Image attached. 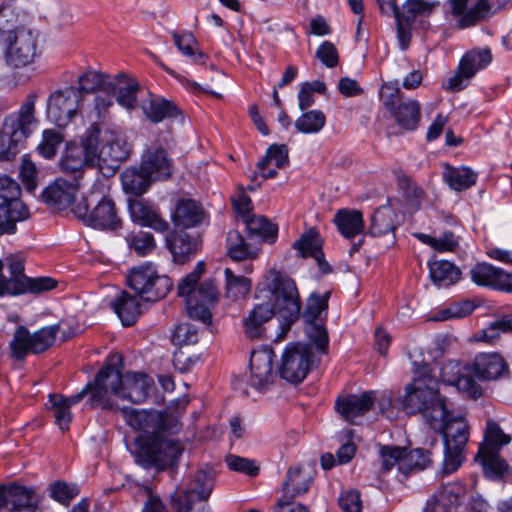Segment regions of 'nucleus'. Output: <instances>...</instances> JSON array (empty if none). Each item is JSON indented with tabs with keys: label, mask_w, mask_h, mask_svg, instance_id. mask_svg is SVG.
Listing matches in <instances>:
<instances>
[{
	"label": "nucleus",
	"mask_w": 512,
	"mask_h": 512,
	"mask_svg": "<svg viewBox=\"0 0 512 512\" xmlns=\"http://www.w3.org/2000/svg\"><path fill=\"white\" fill-rule=\"evenodd\" d=\"M269 298L254 306L244 320L245 335L252 339H262L265 334V323L275 313L281 318L280 326L283 333L290 330L301 312V300L295 282L277 270H270L257 287L256 298Z\"/></svg>",
	"instance_id": "1"
},
{
	"label": "nucleus",
	"mask_w": 512,
	"mask_h": 512,
	"mask_svg": "<svg viewBox=\"0 0 512 512\" xmlns=\"http://www.w3.org/2000/svg\"><path fill=\"white\" fill-rule=\"evenodd\" d=\"M187 400H177L164 412H159L161 423L155 425V434L140 435L135 439L133 452L136 463L142 467L164 471L178 462L184 451L183 445L175 439L166 437L165 432L175 434L181 429L180 418L184 413Z\"/></svg>",
	"instance_id": "2"
},
{
	"label": "nucleus",
	"mask_w": 512,
	"mask_h": 512,
	"mask_svg": "<svg viewBox=\"0 0 512 512\" xmlns=\"http://www.w3.org/2000/svg\"><path fill=\"white\" fill-rule=\"evenodd\" d=\"M204 271L205 263L198 262L193 271L179 282L177 293L178 296L185 298L189 316L208 324L212 319L210 307L219 301L220 291L212 279L205 280L197 286Z\"/></svg>",
	"instance_id": "3"
},
{
	"label": "nucleus",
	"mask_w": 512,
	"mask_h": 512,
	"mask_svg": "<svg viewBox=\"0 0 512 512\" xmlns=\"http://www.w3.org/2000/svg\"><path fill=\"white\" fill-rule=\"evenodd\" d=\"M430 387L407 385L401 404L407 414L420 413L431 429H440V419L447 415L446 400L439 394L438 381L430 380Z\"/></svg>",
	"instance_id": "4"
},
{
	"label": "nucleus",
	"mask_w": 512,
	"mask_h": 512,
	"mask_svg": "<svg viewBox=\"0 0 512 512\" xmlns=\"http://www.w3.org/2000/svg\"><path fill=\"white\" fill-rule=\"evenodd\" d=\"M121 366L122 356L112 355L105 366L97 372L94 380L88 382L91 384V397L89 398L91 407H99L103 410L117 408V403L112 397L121 398L124 382Z\"/></svg>",
	"instance_id": "5"
},
{
	"label": "nucleus",
	"mask_w": 512,
	"mask_h": 512,
	"mask_svg": "<svg viewBox=\"0 0 512 512\" xmlns=\"http://www.w3.org/2000/svg\"><path fill=\"white\" fill-rule=\"evenodd\" d=\"M398 84L395 80L381 86L382 104L402 129L414 131L421 120V106L415 99L404 100Z\"/></svg>",
	"instance_id": "6"
},
{
	"label": "nucleus",
	"mask_w": 512,
	"mask_h": 512,
	"mask_svg": "<svg viewBox=\"0 0 512 512\" xmlns=\"http://www.w3.org/2000/svg\"><path fill=\"white\" fill-rule=\"evenodd\" d=\"M127 284L146 302L163 299L173 287L172 280L166 275L159 274L150 262L133 267L127 276Z\"/></svg>",
	"instance_id": "7"
},
{
	"label": "nucleus",
	"mask_w": 512,
	"mask_h": 512,
	"mask_svg": "<svg viewBox=\"0 0 512 512\" xmlns=\"http://www.w3.org/2000/svg\"><path fill=\"white\" fill-rule=\"evenodd\" d=\"M22 190L12 177L0 174V236L13 234L16 223L29 217L28 207L21 200Z\"/></svg>",
	"instance_id": "8"
},
{
	"label": "nucleus",
	"mask_w": 512,
	"mask_h": 512,
	"mask_svg": "<svg viewBox=\"0 0 512 512\" xmlns=\"http://www.w3.org/2000/svg\"><path fill=\"white\" fill-rule=\"evenodd\" d=\"M95 134L86 132L82 135L80 143L69 142L59 160L60 171L71 177V179L80 182L84 176L86 168L97 167Z\"/></svg>",
	"instance_id": "9"
},
{
	"label": "nucleus",
	"mask_w": 512,
	"mask_h": 512,
	"mask_svg": "<svg viewBox=\"0 0 512 512\" xmlns=\"http://www.w3.org/2000/svg\"><path fill=\"white\" fill-rule=\"evenodd\" d=\"M61 324L42 327L31 333L23 325L18 326L9 343L11 356L16 360H24L28 354H41L53 346Z\"/></svg>",
	"instance_id": "10"
},
{
	"label": "nucleus",
	"mask_w": 512,
	"mask_h": 512,
	"mask_svg": "<svg viewBox=\"0 0 512 512\" xmlns=\"http://www.w3.org/2000/svg\"><path fill=\"white\" fill-rule=\"evenodd\" d=\"M88 132L95 134L96 165L100 170L107 169L112 174L118 169L130 154L131 147L126 139L119 133L107 131L101 137L98 123H93Z\"/></svg>",
	"instance_id": "11"
},
{
	"label": "nucleus",
	"mask_w": 512,
	"mask_h": 512,
	"mask_svg": "<svg viewBox=\"0 0 512 512\" xmlns=\"http://www.w3.org/2000/svg\"><path fill=\"white\" fill-rule=\"evenodd\" d=\"M214 474L212 470L200 469L189 478L186 487L177 489L171 495V506L175 512H192L197 502L209 499L214 488Z\"/></svg>",
	"instance_id": "12"
},
{
	"label": "nucleus",
	"mask_w": 512,
	"mask_h": 512,
	"mask_svg": "<svg viewBox=\"0 0 512 512\" xmlns=\"http://www.w3.org/2000/svg\"><path fill=\"white\" fill-rule=\"evenodd\" d=\"M36 99V94H28L18 113L11 114L4 119L3 134L9 137V148L0 151V162L11 160L13 154L10 149L16 147L30 135V126L36 122L34 115Z\"/></svg>",
	"instance_id": "13"
},
{
	"label": "nucleus",
	"mask_w": 512,
	"mask_h": 512,
	"mask_svg": "<svg viewBox=\"0 0 512 512\" xmlns=\"http://www.w3.org/2000/svg\"><path fill=\"white\" fill-rule=\"evenodd\" d=\"M72 212L86 225L99 230L117 231L122 228V219L115 203L107 196H103L90 212L87 200L82 199L73 206Z\"/></svg>",
	"instance_id": "14"
},
{
	"label": "nucleus",
	"mask_w": 512,
	"mask_h": 512,
	"mask_svg": "<svg viewBox=\"0 0 512 512\" xmlns=\"http://www.w3.org/2000/svg\"><path fill=\"white\" fill-rule=\"evenodd\" d=\"M312 358L310 346L301 343L288 345L282 354L280 377L292 384L301 383L310 371Z\"/></svg>",
	"instance_id": "15"
},
{
	"label": "nucleus",
	"mask_w": 512,
	"mask_h": 512,
	"mask_svg": "<svg viewBox=\"0 0 512 512\" xmlns=\"http://www.w3.org/2000/svg\"><path fill=\"white\" fill-rule=\"evenodd\" d=\"M83 99L74 86L52 93L47 102V116L59 127H65L81 109Z\"/></svg>",
	"instance_id": "16"
},
{
	"label": "nucleus",
	"mask_w": 512,
	"mask_h": 512,
	"mask_svg": "<svg viewBox=\"0 0 512 512\" xmlns=\"http://www.w3.org/2000/svg\"><path fill=\"white\" fill-rule=\"evenodd\" d=\"M5 61L7 65L20 68L33 62L37 55V36L33 31L17 29L6 38Z\"/></svg>",
	"instance_id": "17"
},
{
	"label": "nucleus",
	"mask_w": 512,
	"mask_h": 512,
	"mask_svg": "<svg viewBox=\"0 0 512 512\" xmlns=\"http://www.w3.org/2000/svg\"><path fill=\"white\" fill-rule=\"evenodd\" d=\"M492 60L489 48L472 49L462 57L457 72L444 84L449 91H461L469 83L470 79L481 69L485 68Z\"/></svg>",
	"instance_id": "18"
},
{
	"label": "nucleus",
	"mask_w": 512,
	"mask_h": 512,
	"mask_svg": "<svg viewBox=\"0 0 512 512\" xmlns=\"http://www.w3.org/2000/svg\"><path fill=\"white\" fill-rule=\"evenodd\" d=\"M465 486L460 482L442 484L432 497L427 501L426 512H459Z\"/></svg>",
	"instance_id": "19"
},
{
	"label": "nucleus",
	"mask_w": 512,
	"mask_h": 512,
	"mask_svg": "<svg viewBox=\"0 0 512 512\" xmlns=\"http://www.w3.org/2000/svg\"><path fill=\"white\" fill-rule=\"evenodd\" d=\"M274 352L269 348L254 350L250 356L251 385L259 391H265L273 383Z\"/></svg>",
	"instance_id": "20"
},
{
	"label": "nucleus",
	"mask_w": 512,
	"mask_h": 512,
	"mask_svg": "<svg viewBox=\"0 0 512 512\" xmlns=\"http://www.w3.org/2000/svg\"><path fill=\"white\" fill-rule=\"evenodd\" d=\"M79 188L80 182L59 177L43 190L41 197L47 205L63 210L75 201Z\"/></svg>",
	"instance_id": "21"
},
{
	"label": "nucleus",
	"mask_w": 512,
	"mask_h": 512,
	"mask_svg": "<svg viewBox=\"0 0 512 512\" xmlns=\"http://www.w3.org/2000/svg\"><path fill=\"white\" fill-rule=\"evenodd\" d=\"M474 376L483 381H494L509 377V366L499 353H480L472 364Z\"/></svg>",
	"instance_id": "22"
},
{
	"label": "nucleus",
	"mask_w": 512,
	"mask_h": 512,
	"mask_svg": "<svg viewBox=\"0 0 512 512\" xmlns=\"http://www.w3.org/2000/svg\"><path fill=\"white\" fill-rule=\"evenodd\" d=\"M452 14L459 17L458 27L467 28L485 18L490 6L487 0H450Z\"/></svg>",
	"instance_id": "23"
},
{
	"label": "nucleus",
	"mask_w": 512,
	"mask_h": 512,
	"mask_svg": "<svg viewBox=\"0 0 512 512\" xmlns=\"http://www.w3.org/2000/svg\"><path fill=\"white\" fill-rule=\"evenodd\" d=\"M140 107L143 114L152 123H159L181 115V110L174 102L153 93H149L141 101Z\"/></svg>",
	"instance_id": "24"
},
{
	"label": "nucleus",
	"mask_w": 512,
	"mask_h": 512,
	"mask_svg": "<svg viewBox=\"0 0 512 512\" xmlns=\"http://www.w3.org/2000/svg\"><path fill=\"white\" fill-rule=\"evenodd\" d=\"M129 211L133 222L141 226L152 228L161 233L169 229V223L162 218L159 211L143 200H131L129 202Z\"/></svg>",
	"instance_id": "25"
},
{
	"label": "nucleus",
	"mask_w": 512,
	"mask_h": 512,
	"mask_svg": "<svg viewBox=\"0 0 512 512\" xmlns=\"http://www.w3.org/2000/svg\"><path fill=\"white\" fill-rule=\"evenodd\" d=\"M375 401V392L367 391L360 395L351 394L338 399L335 404L337 412L347 421L354 422L357 417L368 412Z\"/></svg>",
	"instance_id": "26"
},
{
	"label": "nucleus",
	"mask_w": 512,
	"mask_h": 512,
	"mask_svg": "<svg viewBox=\"0 0 512 512\" xmlns=\"http://www.w3.org/2000/svg\"><path fill=\"white\" fill-rule=\"evenodd\" d=\"M440 429H433L442 434L444 446H456L465 448L469 439V426L463 417L450 418L449 411L447 415L440 419Z\"/></svg>",
	"instance_id": "27"
},
{
	"label": "nucleus",
	"mask_w": 512,
	"mask_h": 512,
	"mask_svg": "<svg viewBox=\"0 0 512 512\" xmlns=\"http://www.w3.org/2000/svg\"><path fill=\"white\" fill-rule=\"evenodd\" d=\"M138 91L139 83L137 80L124 73L111 79L107 87V93L116 94L117 102L128 110L136 107Z\"/></svg>",
	"instance_id": "28"
},
{
	"label": "nucleus",
	"mask_w": 512,
	"mask_h": 512,
	"mask_svg": "<svg viewBox=\"0 0 512 512\" xmlns=\"http://www.w3.org/2000/svg\"><path fill=\"white\" fill-rule=\"evenodd\" d=\"M141 166L154 181L165 180L172 173L171 161L168 159L166 151L161 147L148 148L143 156Z\"/></svg>",
	"instance_id": "29"
},
{
	"label": "nucleus",
	"mask_w": 512,
	"mask_h": 512,
	"mask_svg": "<svg viewBox=\"0 0 512 512\" xmlns=\"http://www.w3.org/2000/svg\"><path fill=\"white\" fill-rule=\"evenodd\" d=\"M5 263L9 269L10 277L3 274L4 263L0 260V297L4 295H14L13 284L24 282L28 276L24 274L25 259L20 253L9 254L5 258Z\"/></svg>",
	"instance_id": "30"
},
{
	"label": "nucleus",
	"mask_w": 512,
	"mask_h": 512,
	"mask_svg": "<svg viewBox=\"0 0 512 512\" xmlns=\"http://www.w3.org/2000/svg\"><path fill=\"white\" fill-rule=\"evenodd\" d=\"M166 245L172 253L174 261L182 264L196 253L199 243L197 238L184 231H179L166 236Z\"/></svg>",
	"instance_id": "31"
},
{
	"label": "nucleus",
	"mask_w": 512,
	"mask_h": 512,
	"mask_svg": "<svg viewBox=\"0 0 512 512\" xmlns=\"http://www.w3.org/2000/svg\"><path fill=\"white\" fill-rule=\"evenodd\" d=\"M441 377L444 382L455 385L458 390L466 393L471 398L477 399L482 395L481 386L472 377L459 375V366L454 362L443 365Z\"/></svg>",
	"instance_id": "32"
},
{
	"label": "nucleus",
	"mask_w": 512,
	"mask_h": 512,
	"mask_svg": "<svg viewBox=\"0 0 512 512\" xmlns=\"http://www.w3.org/2000/svg\"><path fill=\"white\" fill-rule=\"evenodd\" d=\"M153 381L144 373H129L124 376L121 398L132 403H142L148 396Z\"/></svg>",
	"instance_id": "33"
},
{
	"label": "nucleus",
	"mask_w": 512,
	"mask_h": 512,
	"mask_svg": "<svg viewBox=\"0 0 512 512\" xmlns=\"http://www.w3.org/2000/svg\"><path fill=\"white\" fill-rule=\"evenodd\" d=\"M7 499L12 504L11 512H38L39 499L32 488L11 484L7 486Z\"/></svg>",
	"instance_id": "34"
},
{
	"label": "nucleus",
	"mask_w": 512,
	"mask_h": 512,
	"mask_svg": "<svg viewBox=\"0 0 512 512\" xmlns=\"http://www.w3.org/2000/svg\"><path fill=\"white\" fill-rule=\"evenodd\" d=\"M171 219L176 227L191 228L201 223L203 211L194 200L182 199L177 202Z\"/></svg>",
	"instance_id": "35"
},
{
	"label": "nucleus",
	"mask_w": 512,
	"mask_h": 512,
	"mask_svg": "<svg viewBox=\"0 0 512 512\" xmlns=\"http://www.w3.org/2000/svg\"><path fill=\"white\" fill-rule=\"evenodd\" d=\"M111 306L124 326H132L141 314V303L137 296L122 291Z\"/></svg>",
	"instance_id": "36"
},
{
	"label": "nucleus",
	"mask_w": 512,
	"mask_h": 512,
	"mask_svg": "<svg viewBox=\"0 0 512 512\" xmlns=\"http://www.w3.org/2000/svg\"><path fill=\"white\" fill-rule=\"evenodd\" d=\"M121 412L126 423L135 430L144 431V435L155 434V425L161 423L159 411H139L123 407Z\"/></svg>",
	"instance_id": "37"
},
{
	"label": "nucleus",
	"mask_w": 512,
	"mask_h": 512,
	"mask_svg": "<svg viewBox=\"0 0 512 512\" xmlns=\"http://www.w3.org/2000/svg\"><path fill=\"white\" fill-rule=\"evenodd\" d=\"M293 248L299 251L304 258H314L322 271L325 272L324 267H328V264L324 261L322 239L316 230L311 229L304 233L300 239L294 242Z\"/></svg>",
	"instance_id": "38"
},
{
	"label": "nucleus",
	"mask_w": 512,
	"mask_h": 512,
	"mask_svg": "<svg viewBox=\"0 0 512 512\" xmlns=\"http://www.w3.org/2000/svg\"><path fill=\"white\" fill-rule=\"evenodd\" d=\"M334 223L346 239H352L364 231L363 214L358 210H339L334 217Z\"/></svg>",
	"instance_id": "39"
},
{
	"label": "nucleus",
	"mask_w": 512,
	"mask_h": 512,
	"mask_svg": "<svg viewBox=\"0 0 512 512\" xmlns=\"http://www.w3.org/2000/svg\"><path fill=\"white\" fill-rule=\"evenodd\" d=\"M398 226L399 221L396 212L389 206H382L373 213L368 233L371 236L379 237L394 233Z\"/></svg>",
	"instance_id": "40"
},
{
	"label": "nucleus",
	"mask_w": 512,
	"mask_h": 512,
	"mask_svg": "<svg viewBox=\"0 0 512 512\" xmlns=\"http://www.w3.org/2000/svg\"><path fill=\"white\" fill-rule=\"evenodd\" d=\"M433 464L432 452L429 449L405 448L404 459L400 463V473L405 477L410 474L427 469Z\"/></svg>",
	"instance_id": "41"
},
{
	"label": "nucleus",
	"mask_w": 512,
	"mask_h": 512,
	"mask_svg": "<svg viewBox=\"0 0 512 512\" xmlns=\"http://www.w3.org/2000/svg\"><path fill=\"white\" fill-rule=\"evenodd\" d=\"M121 181L125 192L138 196L145 193L154 180L140 165L139 168H126L121 175Z\"/></svg>",
	"instance_id": "42"
},
{
	"label": "nucleus",
	"mask_w": 512,
	"mask_h": 512,
	"mask_svg": "<svg viewBox=\"0 0 512 512\" xmlns=\"http://www.w3.org/2000/svg\"><path fill=\"white\" fill-rule=\"evenodd\" d=\"M311 479V474L305 472L302 467H290L282 484L283 491L291 498L302 495L308 491Z\"/></svg>",
	"instance_id": "43"
},
{
	"label": "nucleus",
	"mask_w": 512,
	"mask_h": 512,
	"mask_svg": "<svg viewBox=\"0 0 512 512\" xmlns=\"http://www.w3.org/2000/svg\"><path fill=\"white\" fill-rule=\"evenodd\" d=\"M429 270L432 282L438 287H449L460 280V269L449 261H434Z\"/></svg>",
	"instance_id": "44"
},
{
	"label": "nucleus",
	"mask_w": 512,
	"mask_h": 512,
	"mask_svg": "<svg viewBox=\"0 0 512 512\" xmlns=\"http://www.w3.org/2000/svg\"><path fill=\"white\" fill-rule=\"evenodd\" d=\"M443 175L448 185L456 191L472 187L477 180V174L468 167L454 168L447 166Z\"/></svg>",
	"instance_id": "45"
},
{
	"label": "nucleus",
	"mask_w": 512,
	"mask_h": 512,
	"mask_svg": "<svg viewBox=\"0 0 512 512\" xmlns=\"http://www.w3.org/2000/svg\"><path fill=\"white\" fill-rule=\"evenodd\" d=\"M110 80L111 78L107 74L87 70L78 77V87L76 89L80 91L82 99H84V94L93 93L96 90H102L107 93Z\"/></svg>",
	"instance_id": "46"
},
{
	"label": "nucleus",
	"mask_w": 512,
	"mask_h": 512,
	"mask_svg": "<svg viewBox=\"0 0 512 512\" xmlns=\"http://www.w3.org/2000/svg\"><path fill=\"white\" fill-rule=\"evenodd\" d=\"M13 296L31 293L41 294L57 287V281L51 277H27L24 282L13 284Z\"/></svg>",
	"instance_id": "47"
},
{
	"label": "nucleus",
	"mask_w": 512,
	"mask_h": 512,
	"mask_svg": "<svg viewBox=\"0 0 512 512\" xmlns=\"http://www.w3.org/2000/svg\"><path fill=\"white\" fill-rule=\"evenodd\" d=\"M511 442V436L505 434L499 424L489 418L486 421V428L484 431V443L479 449L487 450H500L503 446Z\"/></svg>",
	"instance_id": "48"
},
{
	"label": "nucleus",
	"mask_w": 512,
	"mask_h": 512,
	"mask_svg": "<svg viewBox=\"0 0 512 512\" xmlns=\"http://www.w3.org/2000/svg\"><path fill=\"white\" fill-rule=\"evenodd\" d=\"M250 236L273 242L277 236V227L264 216H248L244 219Z\"/></svg>",
	"instance_id": "49"
},
{
	"label": "nucleus",
	"mask_w": 512,
	"mask_h": 512,
	"mask_svg": "<svg viewBox=\"0 0 512 512\" xmlns=\"http://www.w3.org/2000/svg\"><path fill=\"white\" fill-rule=\"evenodd\" d=\"M377 447L380 471L382 473H388L394 466H397V469L400 472V463L404 459L405 447L382 444H378Z\"/></svg>",
	"instance_id": "50"
},
{
	"label": "nucleus",
	"mask_w": 512,
	"mask_h": 512,
	"mask_svg": "<svg viewBox=\"0 0 512 512\" xmlns=\"http://www.w3.org/2000/svg\"><path fill=\"white\" fill-rule=\"evenodd\" d=\"M226 280V295L231 299L245 297L251 291L252 282L249 278L241 275H235L231 268L224 270Z\"/></svg>",
	"instance_id": "51"
},
{
	"label": "nucleus",
	"mask_w": 512,
	"mask_h": 512,
	"mask_svg": "<svg viewBox=\"0 0 512 512\" xmlns=\"http://www.w3.org/2000/svg\"><path fill=\"white\" fill-rule=\"evenodd\" d=\"M79 487L77 484L58 480L49 485L50 497L64 506H69L72 500L78 496Z\"/></svg>",
	"instance_id": "52"
},
{
	"label": "nucleus",
	"mask_w": 512,
	"mask_h": 512,
	"mask_svg": "<svg viewBox=\"0 0 512 512\" xmlns=\"http://www.w3.org/2000/svg\"><path fill=\"white\" fill-rule=\"evenodd\" d=\"M326 123V116L320 110H311L302 114L295 122L296 129L305 134L319 132Z\"/></svg>",
	"instance_id": "53"
},
{
	"label": "nucleus",
	"mask_w": 512,
	"mask_h": 512,
	"mask_svg": "<svg viewBox=\"0 0 512 512\" xmlns=\"http://www.w3.org/2000/svg\"><path fill=\"white\" fill-rule=\"evenodd\" d=\"M228 255L235 261L252 258L254 253L249 249L243 236L238 231H230L227 236Z\"/></svg>",
	"instance_id": "54"
},
{
	"label": "nucleus",
	"mask_w": 512,
	"mask_h": 512,
	"mask_svg": "<svg viewBox=\"0 0 512 512\" xmlns=\"http://www.w3.org/2000/svg\"><path fill=\"white\" fill-rule=\"evenodd\" d=\"M171 36L174 40L176 47L187 57H192L194 62L198 64L205 63L206 55L202 52H195L194 45L196 39L192 33L179 34L177 32H171Z\"/></svg>",
	"instance_id": "55"
},
{
	"label": "nucleus",
	"mask_w": 512,
	"mask_h": 512,
	"mask_svg": "<svg viewBox=\"0 0 512 512\" xmlns=\"http://www.w3.org/2000/svg\"><path fill=\"white\" fill-rule=\"evenodd\" d=\"M271 161H274L277 169L286 167L289 164L288 147L285 144L271 145L265 156L258 162V169L265 170Z\"/></svg>",
	"instance_id": "56"
},
{
	"label": "nucleus",
	"mask_w": 512,
	"mask_h": 512,
	"mask_svg": "<svg viewBox=\"0 0 512 512\" xmlns=\"http://www.w3.org/2000/svg\"><path fill=\"white\" fill-rule=\"evenodd\" d=\"M399 189L402 191L406 201L413 207L419 208L424 197V191L421 187L406 174H399L397 177Z\"/></svg>",
	"instance_id": "57"
},
{
	"label": "nucleus",
	"mask_w": 512,
	"mask_h": 512,
	"mask_svg": "<svg viewBox=\"0 0 512 512\" xmlns=\"http://www.w3.org/2000/svg\"><path fill=\"white\" fill-rule=\"evenodd\" d=\"M512 332V313L502 315L500 318L492 322L487 328L481 331L478 340L492 343L501 333Z\"/></svg>",
	"instance_id": "58"
},
{
	"label": "nucleus",
	"mask_w": 512,
	"mask_h": 512,
	"mask_svg": "<svg viewBox=\"0 0 512 512\" xmlns=\"http://www.w3.org/2000/svg\"><path fill=\"white\" fill-rule=\"evenodd\" d=\"M330 291L325 292L323 295L312 293L307 299V305L303 313V318L306 322L317 321L320 314L328 308V300Z\"/></svg>",
	"instance_id": "59"
},
{
	"label": "nucleus",
	"mask_w": 512,
	"mask_h": 512,
	"mask_svg": "<svg viewBox=\"0 0 512 512\" xmlns=\"http://www.w3.org/2000/svg\"><path fill=\"white\" fill-rule=\"evenodd\" d=\"M55 421L62 431L68 430L72 420L70 407L64 402V396L52 394L49 399Z\"/></svg>",
	"instance_id": "60"
},
{
	"label": "nucleus",
	"mask_w": 512,
	"mask_h": 512,
	"mask_svg": "<svg viewBox=\"0 0 512 512\" xmlns=\"http://www.w3.org/2000/svg\"><path fill=\"white\" fill-rule=\"evenodd\" d=\"M464 448L456 446H444V459L440 473L444 476L457 471L464 462Z\"/></svg>",
	"instance_id": "61"
},
{
	"label": "nucleus",
	"mask_w": 512,
	"mask_h": 512,
	"mask_svg": "<svg viewBox=\"0 0 512 512\" xmlns=\"http://www.w3.org/2000/svg\"><path fill=\"white\" fill-rule=\"evenodd\" d=\"M498 267L488 263H477L472 267L470 274L472 281L484 287L493 288Z\"/></svg>",
	"instance_id": "62"
},
{
	"label": "nucleus",
	"mask_w": 512,
	"mask_h": 512,
	"mask_svg": "<svg viewBox=\"0 0 512 512\" xmlns=\"http://www.w3.org/2000/svg\"><path fill=\"white\" fill-rule=\"evenodd\" d=\"M436 3L425 0H407L404 5V11L400 13V18L406 23H413L418 15L430 14Z\"/></svg>",
	"instance_id": "63"
},
{
	"label": "nucleus",
	"mask_w": 512,
	"mask_h": 512,
	"mask_svg": "<svg viewBox=\"0 0 512 512\" xmlns=\"http://www.w3.org/2000/svg\"><path fill=\"white\" fill-rule=\"evenodd\" d=\"M127 243L139 256L149 254L155 248L154 237L151 233L140 231L136 234L128 235Z\"/></svg>",
	"instance_id": "64"
}]
</instances>
